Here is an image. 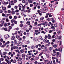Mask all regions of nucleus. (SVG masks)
<instances>
[{
    "instance_id": "nucleus-1",
    "label": "nucleus",
    "mask_w": 64,
    "mask_h": 64,
    "mask_svg": "<svg viewBox=\"0 0 64 64\" xmlns=\"http://www.w3.org/2000/svg\"><path fill=\"white\" fill-rule=\"evenodd\" d=\"M22 42H20L18 43L17 44V45L18 46H20L22 45Z\"/></svg>"
},
{
    "instance_id": "nucleus-2",
    "label": "nucleus",
    "mask_w": 64,
    "mask_h": 64,
    "mask_svg": "<svg viewBox=\"0 0 64 64\" xmlns=\"http://www.w3.org/2000/svg\"><path fill=\"white\" fill-rule=\"evenodd\" d=\"M9 35L8 34H6L4 36V37L6 39H7V38H9Z\"/></svg>"
},
{
    "instance_id": "nucleus-3",
    "label": "nucleus",
    "mask_w": 64,
    "mask_h": 64,
    "mask_svg": "<svg viewBox=\"0 0 64 64\" xmlns=\"http://www.w3.org/2000/svg\"><path fill=\"white\" fill-rule=\"evenodd\" d=\"M24 50L23 49H22L20 50V52L21 53H24Z\"/></svg>"
},
{
    "instance_id": "nucleus-4",
    "label": "nucleus",
    "mask_w": 64,
    "mask_h": 64,
    "mask_svg": "<svg viewBox=\"0 0 64 64\" xmlns=\"http://www.w3.org/2000/svg\"><path fill=\"white\" fill-rule=\"evenodd\" d=\"M11 38L12 40H15V36H12L11 37Z\"/></svg>"
},
{
    "instance_id": "nucleus-5",
    "label": "nucleus",
    "mask_w": 64,
    "mask_h": 64,
    "mask_svg": "<svg viewBox=\"0 0 64 64\" xmlns=\"http://www.w3.org/2000/svg\"><path fill=\"white\" fill-rule=\"evenodd\" d=\"M48 39H51V36L50 35V34H48Z\"/></svg>"
},
{
    "instance_id": "nucleus-6",
    "label": "nucleus",
    "mask_w": 64,
    "mask_h": 64,
    "mask_svg": "<svg viewBox=\"0 0 64 64\" xmlns=\"http://www.w3.org/2000/svg\"><path fill=\"white\" fill-rule=\"evenodd\" d=\"M13 48H14V49H18V47L16 46H14Z\"/></svg>"
},
{
    "instance_id": "nucleus-7",
    "label": "nucleus",
    "mask_w": 64,
    "mask_h": 64,
    "mask_svg": "<svg viewBox=\"0 0 64 64\" xmlns=\"http://www.w3.org/2000/svg\"><path fill=\"white\" fill-rule=\"evenodd\" d=\"M9 5L8 6V8H10L11 7V4H9Z\"/></svg>"
},
{
    "instance_id": "nucleus-8",
    "label": "nucleus",
    "mask_w": 64,
    "mask_h": 64,
    "mask_svg": "<svg viewBox=\"0 0 64 64\" xmlns=\"http://www.w3.org/2000/svg\"><path fill=\"white\" fill-rule=\"evenodd\" d=\"M47 22H44L43 24V25H46V26H47Z\"/></svg>"
},
{
    "instance_id": "nucleus-9",
    "label": "nucleus",
    "mask_w": 64,
    "mask_h": 64,
    "mask_svg": "<svg viewBox=\"0 0 64 64\" xmlns=\"http://www.w3.org/2000/svg\"><path fill=\"white\" fill-rule=\"evenodd\" d=\"M26 24H28V25H30V22H27L26 23Z\"/></svg>"
},
{
    "instance_id": "nucleus-10",
    "label": "nucleus",
    "mask_w": 64,
    "mask_h": 64,
    "mask_svg": "<svg viewBox=\"0 0 64 64\" xmlns=\"http://www.w3.org/2000/svg\"><path fill=\"white\" fill-rule=\"evenodd\" d=\"M30 17H31V18H32L33 19H34V18H35V17L34 16H33L32 15L30 16Z\"/></svg>"
},
{
    "instance_id": "nucleus-11",
    "label": "nucleus",
    "mask_w": 64,
    "mask_h": 64,
    "mask_svg": "<svg viewBox=\"0 0 64 64\" xmlns=\"http://www.w3.org/2000/svg\"><path fill=\"white\" fill-rule=\"evenodd\" d=\"M45 42H46V43H48L49 42V40H45Z\"/></svg>"
},
{
    "instance_id": "nucleus-12",
    "label": "nucleus",
    "mask_w": 64,
    "mask_h": 64,
    "mask_svg": "<svg viewBox=\"0 0 64 64\" xmlns=\"http://www.w3.org/2000/svg\"><path fill=\"white\" fill-rule=\"evenodd\" d=\"M51 20L52 21V22L53 23H54V22H55V20H54V18H51Z\"/></svg>"
},
{
    "instance_id": "nucleus-13",
    "label": "nucleus",
    "mask_w": 64,
    "mask_h": 64,
    "mask_svg": "<svg viewBox=\"0 0 64 64\" xmlns=\"http://www.w3.org/2000/svg\"><path fill=\"white\" fill-rule=\"evenodd\" d=\"M11 3L12 4H11V5H12V6L13 5H14V4L13 3V1H12L11 2Z\"/></svg>"
},
{
    "instance_id": "nucleus-14",
    "label": "nucleus",
    "mask_w": 64,
    "mask_h": 64,
    "mask_svg": "<svg viewBox=\"0 0 64 64\" xmlns=\"http://www.w3.org/2000/svg\"><path fill=\"white\" fill-rule=\"evenodd\" d=\"M6 9V7L5 6L3 7L2 8V10H5Z\"/></svg>"
},
{
    "instance_id": "nucleus-15",
    "label": "nucleus",
    "mask_w": 64,
    "mask_h": 64,
    "mask_svg": "<svg viewBox=\"0 0 64 64\" xmlns=\"http://www.w3.org/2000/svg\"><path fill=\"white\" fill-rule=\"evenodd\" d=\"M52 49H53V47H51L49 48V50L50 51H51V50H52Z\"/></svg>"
},
{
    "instance_id": "nucleus-16",
    "label": "nucleus",
    "mask_w": 64,
    "mask_h": 64,
    "mask_svg": "<svg viewBox=\"0 0 64 64\" xmlns=\"http://www.w3.org/2000/svg\"><path fill=\"white\" fill-rule=\"evenodd\" d=\"M58 50L61 52L62 51V48H58Z\"/></svg>"
},
{
    "instance_id": "nucleus-17",
    "label": "nucleus",
    "mask_w": 64,
    "mask_h": 64,
    "mask_svg": "<svg viewBox=\"0 0 64 64\" xmlns=\"http://www.w3.org/2000/svg\"><path fill=\"white\" fill-rule=\"evenodd\" d=\"M35 46L33 45H32V49H34V48H35Z\"/></svg>"
},
{
    "instance_id": "nucleus-18",
    "label": "nucleus",
    "mask_w": 64,
    "mask_h": 64,
    "mask_svg": "<svg viewBox=\"0 0 64 64\" xmlns=\"http://www.w3.org/2000/svg\"><path fill=\"white\" fill-rule=\"evenodd\" d=\"M17 62V60H13V63H16V62Z\"/></svg>"
},
{
    "instance_id": "nucleus-19",
    "label": "nucleus",
    "mask_w": 64,
    "mask_h": 64,
    "mask_svg": "<svg viewBox=\"0 0 64 64\" xmlns=\"http://www.w3.org/2000/svg\"><path fill=\"white\" fill-rule=\"evenodd\" d=\"M43 25L42 23H41L40 24H38L36 26H41V25Z\"/></svg>"
},
{
    "instance_id": "nucleus-20",
    "label": "nucleus",
    "mask_w": 64,
    "mask_h": 64,
    "mask_svg": "<svg viewBox=\"0 0 64 64\" xmlns=\"http://www.w3.org/2000/svg\"><path fill=\"white\" fill-rule=\"evenodd\" d=\"M44 17L42 16L40 18V20H43V19H44Z\"/></svg>"
},
{
    "instance_id": "nucleus-21",
    "label": "nucleus",
    "mask_w": 64,
    "mask_h": 64,
    "mask_svg": "<svg viewBox=\"0 0 64 64\" xmlns=\"http://www.w3.org/2000/svg\"><path fill=\"white\" fill-rule=\"evenodd\" d=\"M51 28L52 29H53V30H54L55 29V28L54 27V26H52L51 27Z\"/></svg>"
},
{
    "instance_id": "nucleus-22",
    "label": "nucleus",
    "mask_w": 64,
    "mask_h": 64,
    "mask_svg": "<svg viewBox=\"0 0 64 64\" xmlns=\"http://www.w3.org/2000/svg\"><path fill=\"white\" fill-rule=\"evenodd\" d=\"M23 7V5L21 4H20L19 5V7L21 8Z\"/></svg>"
},
{
    "instance_id": "nucleus-23",
    "label": "nucleus",
    "mask_w": 64,
    "mask_h": 64,
    "mask_svg": "<svg viewBox=\"0 0 64 64\" xmlns=\"http://www.w3.org/2000/svg\"><path fill=\"white\" fill-rule=\"evenodd\" d=\"M53 31V30H50L48 32L49 33H52Z\"/></svg>"
},
{
    "instance_id": "nucleus-24",
    "label": "nucleus",
    "mask_w": 64,
    "mask_h": 64,
    "mask_svg": "<svg viewBox=\"0 0 64 64\" xmlns=\"http://www.w3.org/2000/svg\"><path fill=\"white\" fill-rule=\"evenodd\" d=\"M16 38H17V39H18V38H20V36L18 35H16Z\"/></svg>"
},
{
    "instance_id": "nucleus-25",
    "label": "nucleus",
    "mask_w": 64,
    "mask_h": 64,
    "mask_svg": "<svg viewBox=\"0 0 64 64\" xmlns=\"http://www.w3.org/2000/svg\"><path fill=\"white\" fill-rule=\"evenodd\" d=\"M6 54H7V52H3L4 55H6Z\"/></svg>"
},
{
    "instance_id": "nucleus-26",
    "label": "nucleus",
    "mask_w": 64,
    "mask_h": 64,
    "mask_svg": "<svg viewBox=\"0 0 64 64\" xmlns=\"http://www.w3.org/2000/svg\"><path fill=\"white\" fill-rule=\"evenodd\" d=\"M28 3H29L30 4L32 3V0H28Z\"/></svg>"
},
{
    "instance_id": "nucleus-27",
    "label": "nucleus",
    "mask_w": 64,
    "mask_h": 64,
    "mask_svg": "<svg viewBox=\"0 0 64 64\" xmlns=\"http://www.w3.org/2000/svg\"><path fill=\"white\" fill-rule=\"evenodd\" d=\"M44 11H46V10H48V9L47 8H44Z\"/></svg>"
},
{
    "instance_id": "nucleus-28",
    "label": "nucleus",
    "mask_w": 64,
    "mask_h": 64,
    "mask_svg": "<svg viewBox=\"0 0 64 64\" xmlns=\"http://www.w3.org/2000/svg\"><path fill=\"white\" fill-rule=\"evenodd\" d=\"M7 24L6 23H5L4 24V27H6V26H7Z\"/></svg>"
},
{
    "instance_id": "nucleus-29",
    "label": "nucleus",
    "mask_w": 64,
    "mask_h": 64,
    "mask_svg": "<svg viewBox=\"0 0 64 64\" xmlns=\"http://www.w3.org/2000/svg\"><path fill=\"white\" fill-rule=\"evenodd\" d=\"M22 58H19L17 60L18 61H21V60H22Z\"/></svg>"
},
{
    "instance_id": "nucleus-30",
    "label": "nucleus",
    "mask_w": 64,
    "mask_h": 64,
    "mask_svg": "<svg viewBox=\"0 0 64 64\" xmlns=\"http://www.w3.org/2000/svg\"><path fill=\"white\" fill-rule=\"evenodd\" d=\"M34 5H33V4H30V7H32V6H33Z\"/></svg>"
},
{
    "instance_id": "nucleus-31",
    "label": "nucleus",
    "mask_w": 64,
    "mask_h": 64,
    "mask_svg": "<svg viewBox=\"0 0 64 64\" xmlns=\"http://www.w3.org/2000/svg\"><path fill=\"white\" fill-rule=\"evenodd\" d=\"M22 57H25L26 56L25 54H22Z\"/></svg>"
},
{
    "instance_id": "nucleus-32",
    "label": "nucleus",
    "mask_w": 64,
    "mask_h": 64,
    "mask_svg": "<svg viewBox=\"0 0 64 64\" xmlns=\"http://www.w3.org/2000/svg\"><path fill=\"white\" fill-rule=\"evenodd\" d=\"M20 26L21 27H23V24H20Z\"/></svg>"
},
{
    "instance_id": "nucleus-33",
    "label": "nucleus",
    "mask_w": 64,
    "mask_h": 64,
    "mask_svg": "<svg viewBox=\"0 0 64 64\" xmlns=\"http://www.w3.org/2000/svg\"><path fill=\"white\" fill-rule=\"evenodd\" d=\"M17 0H14V3H17Z\"/></svg>"
},
{
    "instance_id": "nucleus-34",
    "label": "nucleus",
    "mask_w": 64,
    "mask_h": 64,
    "mask_svg": "<svg viewBox=\"0 0 64 64\" xmlns=\"http://www.w3.org/2000/svg\"><path fill=\"white\" fill-rule=\"evenodd\" d=\"M12 14H14L15 13V12L14 11H12Z\"/></svg>"
},
{
    "instance_id": "nucleus-35",
    "label": "nucleus",
    "mask_w": 64,
    "mask_h": 64,
    "mask_svg": "<svg viewBox=\"0 0 64 64\" xmlns=\"http://www.w3.org/2000/svg\"><path fill=\"white\" fill-rule=\"evenodd\" d=\"M1 24H4V21L3 20H1V22H0Z\"/></svg>"
},
{
    "instance_id": "nucleus-36",
    "label": "nucleus",
    "mask_w": 64,
    "mask_h": 64,
    "mask_svg": "<svg viewBox=\"0 0 64 64\" xmlns=\"http://www.w3.org/2000/svg\"><path fill=\"white\" fill-rule=\"evenodd\" d=\"M14 19H17V16H14Z\"/></svg>"
},
{
    "instance_id": "nucleus-37",
    "label": "nucleus",
    "mask_w": 64,
    "mask_h": 64,
    "mask_svg": "<svg viewBox=\"0 0 64 64\" xmlns=\"http://www.w3.org/2000/svg\"><path fill=\"white\" fill-rule=\"evenodd\" d=\"M34 60V59L33 58H32L30 59V60L31 61H33Z\"/></svg>"
},
{
    "instance_id": "nucleus-38",
    "label": "nucleus",
    "mask_w": 64,
    "mask_h": 64,
    "mask_svg": "<svg viewBox=\"0 0 64 64\" xmlns=\"http://www.w3.org/2000/svg\"><path fill=\"white\" fill-rule=\"evenodd\" d=\"M8 29V28H6L4 29V31H7V30Z\"/></svg>"
},
{
    "instance_id": "nucleus-39",
    "label": "nucleus",
    "mask_w": 64,
    "mask_h": 64,
    "mask_svg": "<svg viewBox=\"0 0 64 64\" xmlns=\"http://www.w3.org/2000/svg\"><path fill=\"white\" fill-rule=\"evenodd\" d=\"M41 33H44V34H46V32H44V31H42Z\"/></svg>"
},
{
    "instance_id": "nucleus-40",
    "label": "nucleus",
    "mask_w": 64,
    "mask_h": 64,
    "mask_svg": "<svg viewBox=\"0 0 64 64\" xmlns=\"http://www.w3.org/2000/svg\"><path fill=\"white\" fill-rule=\"evenodd\" d=\"M48 38V36H47L46 35L44 37L45 39H47V38Z\"/></svg>"
},
{
    "instance_id": "nucleus-41",
    "label": "nucleus",
    "mask_w": 64,
    "mask_h": 64,
    "mask_svg": "<svg viewBox=\"0 0 64 64\" xmlns=\"http://www.w3.org/2000/svg\"><path fill=\"white\" fill-rule=\"evenodd\" d=\"M9 20L8 19V18H6V22H9Z\"/></svg>"
},
{
    "instance_id": "nucleus-42",
    "label": "nucleus",
    "mask_w": 64,
    "mask_h": 64,
    "mask_svg": "<svg viewBox=\"0 0 64 64\" xmlns=\"http://www.w3.org/2000/svg\"><path fill=\"white\" fill-rule=\"evenodd\" d=\"M52 46L53 47H54V48H56V47H57V45H53Z\"/></svg>"
},
{
    "instance_id": "nucleus-43",
    "label": "nucleus",
    "mask_w": 64,
    "mask_h": 64,
    "mask_svg": "<svg viewBox=\"0 0 64 64\" xmlns=\"http://www.w3.org/2000/svg\"><path fill=\"white\" fill-rule=\"evenodd\" d=\"M14 49V48H13V47H12L11 48V50L12 51Z\"/></svg>"
},
{
    "instance_id": "nucleus-44",
    "label": "nucleus",
    "mask_w": 64,
    "mask_h": 64,
    "mask_svg": "<svg viewBox=\"0 0 64 64\" xmlns=\"http://www.w3.org/2000/svg\"><path fill=\"white\" fill-rule=\"evenodd\" d=\"M0 60L1 61H3L4 60V58H2L0 59Z\"/></svg>"
},
{
    "instance_id": "nucleus-45",
    "label": "nucleus",
    "mask_w": 64,
    "mask_h": 64,
    "mask_svg": "<svg viewBox=\"0 0 64 64\" xmlns=\"http://www.w3.org/2000/svg\"><path fill=\"white\" fill-rule=\"evenodd\" d=\"M26 12H28V13H30V11L29 10H26Z\"/></svg>"
},
{
    "instance_id": "nucleus-46",
    "label": "nucleus",
    "mask_w": 64,
    "mask_h": 64,
    "mask_svg": "<svg viewBox=\"0 0 64 64\" xmlns=\"http://www.w3.org/2000/svg\"><path fill=\"white\" fill-rule=\"evenodd\" d=\"M38 64H44V63L42 62H38Z\"/></svg>"
},
{
    "instance_id": "nucleus-47",
    "label": "nucleus",
    "mask_w": 64,
    "mask_h": 64,
    "mask_svg": "<svg viewBox=\"0 0 64 64\" xmlns=\"http://www.w3.org/2000/svg\"><path fill=\"white\" fill-rule=\"evenodd\" d=\"M41 12H42V13H44V11L43 10H42L40 11Z\"/></svg>"
},
{
    "instance_id": "nucleus-48",
    "label": "nucleus",
    "mask_w": 64,
    "mask_h": 64,
    "mask_svg": "<svg viewBox=\"0 0 64 64\" xmlns=\"http://www.w3.org/2000/svg\"><path fill=\"white\" fill-rule=\"evenodd\" d=\"M8 13H10L11 12V11L10 10H8Z\"/></svg>"
},
{
    "instance_id": "nucleus-49",
    "label": "nucleus",
    "mask_w": 64,
    "mask_h": 64,
    "mask_svg": "<svg viewBox=\"0 0 64 64\" xmlns=\"http://www.w3.org/2000/svg\"><path fill=\"white\" fill-rule=\"evenodd\" d=\"M45 30L46 32H47V31H48V29L47 28H46V29H45Z\"/></svg>"
},
{
    "instance_id": "nucleus-50",
    "label": "nucleus",
    "mask_w": 64,
    "mask_h": 64,
    "mask_svg": "<svg viewBox=\"0 0 64 64\" xmlns=\"http://www.w3.org/2000/svg\"><path fill=\"white\" fill-rule=\"evenodd\" d=\"M14 23L15 24H17V22L15 21L14 22Z\"/></svg>"
},
{
    "instance_id": "nucleus-51",
    "label": "nucleus",
    "mask_w": 64,
    "mask_h": 64,
    "mask_svg": "<svg viewBox=\"0 0 64 64\" xmlns=\"http://www.w3.org/2000/svg\"><path fill=\"white\" fill-rule=\"evenodd\" d=\"M2 16H6V15L4 13L2 14Z\"/></svg>"
},
{
    "instance_id": "nucleus-52",
    "label": "nucleus",
    "mask_w": 64,
    "mask_h": 64,
    "mask_svg": "<svg viewBox=\"0 0 64 64\" xmlns=\"http://www.w3.org/2000/svg\"><path fill=\"white\" fill-rule=\"evenodd\" d=\"M2 12H3V10H0V13H2Z\"/></svg>"
},
{
    "instance_id": "nucleus-53",
    "label": "nucleus",
    "mask_w": 64,
    "mask_h": 64,
    "mask_svg": "<svg viewBox=\"0 0 64 64\" xmlns=\"http://www.w3.org/2000/svg\"><path fill=\"white\" fill-rule=\"evenodd\" d=\"M11 23H13L14 22V20H11Z\"/></svg>"
},
{
    "instance_id": "nucleus-54",
    "label": "nucleus",
    "mask_w": 64,
    "mask_h": 64,
    "mask_svg": "<svg viewBox=\"0 0 64 64\" xmlns=\"http://www.w3.org/2000/svg\"><path fill=\"white\" fill-rule=\"evenodd\" d=\"M53 53H54V54H56V52H55V50H54L53 51Z\"/></svg>"
},
{
    "instance_id": "nucleus-55",
    "label": "nucleus",
    "mask_w": 64,
    "mask_h": 64,
    "mask_svg": "<svg viewBox=\"0 0 64 64\" xmlns=\"http://www.w3.org/2000/svg\"><path fill=\"white\" fill-rule=\"evenodd\" d=\"M3 41V38H1L0 40L1 42H2Z\"/></svg>"
},
{
    "instance_id": "nucleus-56",
    "label": "nucleus",
    "mask_w": 64,
    "mask_h": 64,
    "mask_svg": "<svg viewBox=\"0 0 64 64\" xmlns=\"http://www.w3.org/2000/svg\"><path fill=\"white\" fill-rule=\"evenodd\" d=\"M52 55L53 56H56V54L55 53L54 54H53Z\"/></svg>"
},
{
    "instance_id": "nucleus-57",
    "label": "nucleus",
    "mask_w": 64,
    "mask_h": 64,
    "mask_svg": "<svg viewBox=\"0 0 64 64\" xmlns=\"http://www.w3.org/2000/svg\"><path fill=\"white\" fill-rule=\"evenodd\" d=\"M9 17L10 19H11L12 18V16H10Z\"/></svg>"
},
{
    "instance_id": "nucleus-58",
    "label": "nucleus",
    "mask_w": 64,
    "mask_h": 64,
    "mask_svg": "<svg viewBox=\"0 0 64 64\" xmlns=\"http://www.w3.org/2000/svg\"><path fill=\"white\" fill-rule=\"evenodd\" d=\"M34 64H37L38 63V62L37 61H35L34 62Z\"/></svg>"
},
{
    "instance_id": "nucleus-59",
    "label": "nucleus",
    "mask_w": 64,
    "mask_h": 64,
    "mask_svg": "<svg viewBox=\"0 0 64 64\" xmlns=\"http://www.w3.org/2000/svg\"><path fill=\"white\" fill-rule=\"evenodd\" d=\"M19 34L20 36H22V33Z\"/></svg>"
},
{
    "instance_id": "nucleus-60",
    "label": "nucleus",
    "mask_w": 64,
    "mask_h": 64,
    "mask_svg": "<svg viewBox=\"0 0 64 64\" xmlns=\"http://www.w3.org/2000/svg\"><path fill=\"white\" fill-rule=\"evenodd\" d=\"M44 47V45H43L41 46V48H43V47Z\"/></svg>"
},
{
    "instance_id": "nucleus-61",
    "label": "nucleus",
    "mask_w": 64,
    "mask_h": 64,
    "mask_svg": "<svg viewBox=\"0 0 64 64\" xmlns=\"http://www.w3.org/2000/svg\"><path fill=\"white\" fill-rule=\"evenodd\" d=\"M49 63L50 64H51L52 63V61H50L49 62Z\"/></svg>"
},
{
    "instance_id": "nucleus-62",
    "label": "nucleus",
    "mask_w": 64,
    "mask_h": 64,
    "mask_svg": "<svg viewBox=\"0 0 64 64\" xmlns=\"http://www.w3.org/2000/svg\"><path fill=\"white\" fill-rule=\"evenodd\" d=\"M38 24L37 23V22H35L34 23V24L36 25H37Z\"/></svg>"
},
{
    "instance_id": "nucleus-63",
    "label": "nucleus",
    "mask_w": 64,
    "mask_h": 64,
    "mask_svg": "<svg viewBox=\"0 0 64 64\" xmlns=\"http://www.w3.org/2000/svg\"><path fill=\"white\" fill-rule=\"evenodd\" d=\"M18 40H19V41H21L22 40V38H20L19 39H18Z\"/></svg>"
},
{
    "instance_id": "nucleus-64",
    "label": "nucleus",
    "mask_w": 64,
    "mask_h": 64,
    "mask_svg": "<svg viewBox=\"0 0 64 64\" xmlns=\"http://www.w3.org/2000/svg\"><path fill=\"white\" fill-rule=\"evenodd\" d=\"M54 26L55 27H57V24H54Z\"/></svg>"
}]
</instances>
